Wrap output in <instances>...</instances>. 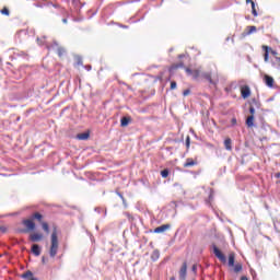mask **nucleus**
<instances>
[{"label": "nucleus", "instance_id": "obj_1", "mask_svg": "<svg viewBox=\"0 0 280 280\" xmlns=\"http://www.w3.org/2000/svg\"><path fill=\"white\" fill-rule=\"evenodd\" d=\"M225 92L234 100L237 95H242L243 100H246V83H244V81H241L240 83L232 82L228 88H225Z\"/></svg>", "mask_w": 280, "mask_h": 280}, {"label": "nucleus", "instance_id": "obj_2", "mask_svg": "<svg viewBox=\"0 0 280 280\" xmlns=\"http://www.w3.org/2000/svg\"><path fill=\"white\" fill-rule=\"evenodd\" d=\"M248 104L250 115L246 118V126L247 128H254L257 126L255 125V108L260 109L261 103L258 98H252L248 101Z\"/></svg>", "mask_w": 280, "mask_h": 280}, {"label": "nucleus", "instance_id": "obj_3", "mask_svg": "<svg viewBox=\"0 0 280 280\" xmlns=\"http://www.w3.org/2000/svg\"><path fill=\"white\" fill-rule=\"evenodd\" d=\"M58 228L54 226L52 233L50 235V249H49V256L56 257L58 255Z\"/></svg>", "mask_w": 280, "mask_h": 280}, {"label": "nucleus", "instance_id": "obj_4", "mask_svg": "<svg viewBox=\"0 0 280 280\" xmlns=\"http://www.w3.org/2000/svg\"><path fill=\"white\" fill-rule=\"evenodd\" d=\"M228 266L231 268V272H234L235 275H238V272H242L244 270V267L242 264H235V254L231 253L228 258Z\"/></svg>", "mask_w": 280, "mask_h": 280}, {"label": "nucleus", "instance_id": "obj_5", "mask_svg": "<svg viewBox=\"0 0 280 280\" xmlns=\"http://www.w3.org/2000/svg\"><path fill=\"white\" fill-rule=\"evenodd\" d=\"M22 224L26 226V229H19L18 233H27L28 231H34L36 229V223L33 219H24Z\"/></svg>", "mask_w": 280, "mask_h": 280}, {"label": "nucleus", "instance_id": "obj_6", "mask_svg": "<svg viewBox=\"0 0 280 280\" xmlns=\"http://www.w3.org/2000/svg\"><path fill=\"white\" fill-rule=\"evenodd\" d=\"M212 250L214 256L221 260L222 264H226V256L218 248V245L212 244Z\"/></svg>", "mask_w": 280, "mask_h": 280}, {"label": "nucleus", "instance_id": "obj_7", "mask_svg": "<svg viewBox=\"0 0 280 280\" xmlns=\"http://www.w3.org/2000/svg\"><path fill=\"white\" fill-rule=\"evenodd\" d=\"M50 48L51 49L57 48V54H58L59 58H62V56L67 54V49H65V47H62V46H59V44L56 40L52 42V45L50 46Z\"/></svg>", "mask_w": 280, "mask_h": 280}, {"label": "nucleus", "instance_id": "obj_8", "mask_svg": "<svg viewBox=\"0 0 280 280\" xmlns=\"http://www.w3.org/2000/svg\"><path fill=\"white\" fill-rule=\"evenodd\" d=\"M45 236L43 235V233H33L30 234L28 240L30 242L36 243V242H43V238Z\"/></svg>", "mask_w": 280, "mask_h": 280}, {"label": "nucleus", "instance_id": "obj_9", "mask_svg": "<svg viewBox=\"0 0 280 280\" xmlns=\"http://www.w3.org/2000/svg\"><path fill=\"white\" fill-rule=\"evenodd\" d=\"M170 229H172V224L166 223L155 228L153 233H165V231H170Z\"/></svg>", "mask_w": 280, "mask_h": 280}, {"label": "nucleus", "instance_id": "obj_10", "mask_svg": "<svg viewBox=\"0 0 280 280\" xmlns=\"http://www.w3.org/2000/svg\"><path fill=\"white\" fill-rule=\"evenodd\" d=\"M187 279V262H183L179 269V280Z\"/></svg>", "mask_w": 280, "mask_h": 280}, {"label": "nucleus", "instance_id": "obj_11", "mask_svg": "<svg viewBox=\"0 0 280 280\" xmlns=\"http://www.w3.org/2000/svg\"><path fill=\"white\" fill-rule=\"evenodd\" d=\"M72 5L78 14H80V11L82 8H84L85 3H81L80 0H72Z\"/></svg>", "mask_w": 280, "mask_h": 280}, {"label": "nucleus", "instance_id": "obj_12", "mask_svg": "<svg viewBox=\"0 0 280 280\" xmlns=\"http://www.w3.org/2000/svg\"><path fill=\"white\" fill-rule=\"evenodd\" d=\"M265 84L269 86V89H272L275 86V79L268 74L264 77Z\"/></svg>", "mask_w": 280, "mask_h": 280}, {"label": "nucleus", "instance_id": "obj_13", "mask_svg": "<svg viewBox=\"0 0 280 280\" xmlns=\"http://www.w3.org/2000/svg\"><path fill=\"white\" fill-rule=\"evenodd\" d=\"M130 121H132V118L130 116H122L120 119V126L121 128H126Z\"/></svg>", "mask_w": 280, "mask_h": 280}, {"label": "nucleus", "instance_id": "obj_14", "mask_svg": "<svg viewBox=\"0 0 280 280\" xmlns=\"http://www.w3.org/2000/svg\"><path fill=\"white\" fill-rule=\"evenodd\" d=\"M31 252L33 253V255H35V257H39V255H40V245L33 244L32 247H31Z\"/></svg>", "mask_w": 280, "mask_h": 280}, {"label": "nucleus", "instance_id": "obj_15", "mask_svg": "<svg viewBox=\"0 0 280 280\" xmlns=\"http://www.w3.org/2000/svg\"><path fill=\"white\" fill-rule=\"evenodd\" d=\"M185 68V62L180 61L178 63H173L170 68V73H172L173 71H176V69H183Z\"/></svg>", "mask_w": 280, "mask_h": 280}, {"label": "nucleus", "instance_id": "obj_16", "mask_svg": "<svg viewBox=\"0 0 280 280\" xmlns=\"http://www.w3.org/2000/svg\"><path fill=\"white\" fill-rule=\"evenodd\" d=\"M43 214L40 212H35L31 215V219L36 220L37 222H39V224H43Z\"/></svg>", "mask_w": 280, "mask_h": 280}, {"label": "nucleus", "instance_id": "obj_17", "mask_svg": "<svg viewBox=\"0 0 280 280\" xmlns=\"http://www.w3.org/2000/svg\"><path fill=\"white\" fill-rule=\"evenodd\" d=\"M201 78L209 81V84H215V81L211 78V72H202Z\"/></svg>", "mask_w": 280, "mask_h": 280}, {"label": "nucleus", "instance_id": "obj_18", "mask_svg": "<svg viewBox=\"0 0 280 280\" xmlns=\"http://www.w3.org/2000/svg\"><path fill=\"white\" fill-rule=\"evenodd\" d=\"M194 165H198V162L194 161L191 158H188L184 163V167H194Z\"/></svg>", "mask_w": 280, "mask_h": 280}, {"label": "nucleus", "instance_id": "obj_19", "mask_svg": "<svg viewBox=\"0 0 280 280\" xmlns=\"http://www.w3.org/2000/svg\"><path fill=\"white\" fill-rule=\"evenodd\" d=\"M161 257V252L159 249H154L151 254V260L159 261V258Z\"/></svg>", "mask_w": 280, "mask_h": 280}, {"label": "nucleus", "instance_id": "obj_20", "mask_svg": "<svg viewBox=\"0 0 280 280\" xmlns=\"http://www.w3.org/2000/svg\"><path fill=\"white\" fill-rule=\"evenodd\" d=\"M246 3H250V5H252V14H253L254 16H258L255 1H253V0H246Z\"/></svg>", "mask_w": 280, "mask_h": 280}, {"label": "nucleus", "instance_id": "obj_21", "mask_svg": "<svg viewBox=\"0 0 280 280\" xmlns=\"http://www.w3.org/2000/svg\"><path fill=\"white\" fill-rule=\"evenodd\" d=\"M89 137H91V133L82 132L77 136V139H79V141H86V139H89Z\"/></svg>", "mask_w": 280, "mask_h": 280}, {"label": "nucleus", "instance_id": "obj_22", "mask_svg": "<svg viewBox=\"0 0 280 280\" xmlns=\"http://www.w3.org/2000/svg\"><path fill=\"white\" fill-rule=\"evenodd\" d=\"M224 148H225V150H229V151L233 150L231 138H226L224 140Z\"/></svg>", "mask_w": 280, "mask_h": 280}, {"label": "nucleus", "instance_id": "obj_23", "mask_svg": "<svg viewBox=\"0 0 280 280\" xmlns=\"http://www.w3.org/2000/svg\"><path fill=\"white\" fill-rule=\"evenodd\" d=\"M262 49H265V55H264V58H265V62H268V58H269V56H270V50H271V48L270 47H268V46H262Z\"/></svg>", "mask_w": 280, "mask_h": 280}, {"label": "nucleus", "instance_id": "obj_24", "mask_svg": "<svg viewBox=\"0 0 280 280\" xmlns=\"http://www.w3.org/2000/svg\"><path fill=\"white\" fill-rule=\"evenodd\" d=\"M42 229L45 232L46 235H49V223L48 222H42Z\"/></svg>", "mask_w": 280, "mask_h": 280}, {"label": "nucleus", "instance_id": "obj_25", "mask_svg": "<svg viewBox=\"0 0 280 280\" xmlns=\"http://www.w3.org/2000/svg\"><path fill=\"white\" fill-rule=\"evenodd\" d=\"M192 80H198L200 78V69L192 70Z\"/></svg>", "mask_w": 280, "mask_h": 280}, {"label": "nucleus", "instance_id": "obj_26", "mask_svg": "<svg viewBox=\"0 0 280 280\" xmlns=\"http://www.w3.org/2000/svg\"><path fill=\"white\" fill-rule=\"evenodd\" d=\"M74 60H75L78 67H83L84 62H83L81 56H75V57H74Z\"/></svg>", "mask_w": 280, "mask_h": 280}, {"label": "nucleus", "instance_id": "obj_27", "mask_svg": "<svg viewBox=\"0 0 280 280\" xmlns=\"http://www.w3.org/2000/svg\"><path fill=\"white\" fill-rule=\"evenodd\" d=\"M31 277H34V272H32L31 270L22 275V279H30Z\"/></svg>", "mask_w": 280, "mask_h": 280}, {"label": "nucleus", "instance_id": "obj_28", "mask_svg": "<svg viewBox=\"0 0 280 280\" xmlns=\"http://www.w3.org/2000/svg\"><path fill=\"white\" fill-rule=\"evenodd\" d=\"M161 176H162V178H167V176H170V170L168 168L162 170Z\"/></svg>", "mask_w": 280, "mask_h": 280}, {"label": "nucleus", "instance_id": "obj_29", "mask_svg": "<svg viewBox=\"0 0 280 280\" xmlns=\"http://www.w3.org/2000/svg\"><path fill=\"white\" fill-rule=\"evenodd\" d=\"M0 12L4 16H10V9H8L7 7H4Z\"/></svg>", "mask_w": 280, "mask_h": 280}, {"label": "nucleus", "instance_id": "obj_30", "mask_svg": "<svg viewBox=\"0 0 280 280\" xmlns=\"http://www.w3.org/2000/svg\"><path fill=\"white\" fill-rule=\"evenodd\" d=\"M190 145H191V138L189 136H187L186 137V148H187V150H189Z\"/></svg>", "mask_w": 280, "mask_h": 280}, {"label": "nucleus", "instance_id": "obj_31", "mask_svg": "<svg viewBox=\"0 0 280 280\" xmlns=\"http://www.w3.org/2000/svg\"><path fill=\"white\" fill-rule=\"evenodd\" d=\"M255 32H257V26H249L247 34H255Z\"/></svg>", "mask_w": 280, "mask_h": 280}, {"label": "nucleus", "instance_id": "obj_32", "mask_svg": "<svg viewBox=\"0 0 280 280\" xmlns=\"http://www.w3.org/2000/svg\"><path fill=\"white\" fill-rule=\"evenodd\" d=\"M125 215L128 218V220L132 221L135 220V217H132V214H130V212H125Z\"/></svg>", "mask_w": 280, "mask_h": 280}, {"label": "nucleus", "instance_id": "obj_33", "mask_svg": "<svg viewBox=\"0 0 280 280\" xmlns=\"http://www.w3.org/2000/svg\"><path fill=\"white\" fill-rule=\"evenodd\" d=\"M185 71L187 73V75H192L194 70H191L190 68H185Z\"/></svg>", "mask_w": 280, "mask_h": 280}, {"label": "nucleus", "instance_id": "obj_34", "mask_svg": "<svg viewBox=\"0 0 280 280\" xmlns=\"http://www.w3.org/2000/svg\"><path fill=\"white\" fill-rule=\"evenodd\" d=\"M191 90L187 89L183 92L184 97H187V95H190Z\"/></svg>", "mask_w": 280, "mask_h": 280}, {"label": "nucleus", "instance_id": "obj_35", "mask_svg": "<svg viewBox=\"0 0 280 280\" xmlns=\"http://www.w3.org/2000/svg\"><path fill=\"white\" fill-rule=\"evenodd\" d=\"M177 84L176 81H172L171 82V91H174V89H176Z\"/></svg>", "mask_w": 280, "mask_h": 280}, {"label": "nucleus", "instance_id": "obj_36", "mask_svg": "<svg viewBox=\"0 0 280 280\" xmlns=\"http://www.w3.org/2000/svg\"><path fill=\"white\" fill-rule=\"evenodd\" d=\"M231 126H237V118L231 119Z\"/></svg>", "mask_w": 280, "mask_h": 280}, {"label": "nucleus", "instance_id": "obj_37", "mask_svg": "<svg viewBox=\"0 0 280 280\" xmlns=\"http://www.w3.org/2000/svg\"><path fill=\"white\" fill-rule=\"evenodd\" d=\"M246 97H250V88L246 86Z\"/></svg>", "mask_w": 280, "mask_h": 280}, {"label": "nucleus", "instance_id": "obj_38", "mask_svg": "<svg viewBox=\"0 0 280 280\" xmlns=\"http://www.w3.org/2000/svg\"><path fill=\"white\" fill-rule=\"evenodd\" d=\"M191 270L196 275V272L198 271V266L197 265H192Z\"/></svg>", "mask_w": 280, "mask_h": 280}, {"label": "nucleus", "instance_id": "obj_39", "mask_svg": "<svg viewBox=\"0 0 280 280\" xmlns=\"http://www.w3.org/2000/svg\"><path fill=\"white\" fill-rule=\"evenodd\" d=\"M84 69H86V71H91L93 67L91 65H88V66H84Z\"/></svg>", "mask_w": 280, "mask_h": 280}, {"label": "nucleus", "instance_id": "obj_40", "mask_svg": "<svg viewBox=\"0 0 280 280\" xmlns=\"http://www.w3.org/2000/svg\"><path fill=\"white\" fill-rule=\"evenodd\" d=\"M0 231H1V233H5L8 231V229L5 226H0Z\"/></svg>", "mask_w": 280, "mask_h": 280}, {"label": "nucleus", "instance_id": "obj_41", "mask_svg": "<svg viewBox=\"0 0 280 280\" xmlns=\"http://www.w3.org/2000/svg\"><path fill=\"white\" fill-rule=\"evenodd\" d=\"M186 57H187V55H185V54L178 55L179 60H183V58H186Z\"/></svg>", "mask_w": 280, "mask_h": 280}, {"label": "nucleus", "instance_id": "obj_42", "mask_svg": "<svg viewBox=\"0 0 280 280\" xmlns=\"http://www.w3.org/2000/svg\"><path fill=\"white\" fill-rule=\"evenodd\" d=\"M47 8H49L50 5L52 7L54 5V2H51V1H48V2H46V4H45Z\"/></svg>", "mask_w": 280, "mask_h": 280}, {"label": "nucleus", "instance_id": "obj_43", "mask_svg": "<svg viewBox=\"0 0 280 280\" xmlns=\"http://www.w3.org/2000/svg\"><path fill=\"white\" fill-rule=\"evenodd\" d=\"M52 8L60 9V4L52 2Z\"/></svg>", "mask_w": 280, "mask_h": 280}, {"label": "nucleus", "instance_id": "obj_44", "mask_svg": "<svg viewBox=\"0 0 280 280\" xmlns=\"http://www.w3.org/2000/svg\"><path fill=\"white\" fill-rule=\"evenodd\" d=\"M119 27H121L122 30H128V25L119 24Z\"/></svg>", "mask_w": 280, "mask_h": 280}, {"label": "nucleus", "instance_id": "obj_45", "mask_svg": "<svg viewBox=\"0 0 280 280\" xmlns=\"http://www.w3.org/2000/svg\"><path fill=\"white\" fill-rule=\"evenodd\" d=\"M122 205H124L125 209H128V202L126 201V199L122 201Z\"/></svg>", "mask_w": 280, "mask_h": 280}, {"label": "nucleus", "instance_id": "obj_46", "mask_svg": "<svg viewBox=\"0 0 280 280\" xmlns=\"http://www.w3.org/2000/svg\"><path fill=\"white\" fill-rule=\"evenodd\" d=\"M116 194L121 198H124V194H121L120 191H116Z\"/></svg>", "mask_w": 280, "mask_h": 280}, {"label": "nucleus", "instance_id": "obj_47", "mask_svg": "<svg viewBox=\"0 0 280 280\" xmlns=\"http://www.w3.org/2000/svg\"><path fill=\"white\" fill-rule=\"evenodd\" d=\"M46 261H47V258H46L45 256H43V257H42V262H43V264H46Z\"/></svg>", "mask_w": 280, "mask_h": 280}, {"label": "nucleus", "instance_id": "obj_48", "mask_svg": "<svg viewBox=\"0 0 280 280\" xmlns=\"http://www.w3.org/2000/svg\"><path fill=\"white\" fill-rule=\"evenodd\" d=\"M95 211H96L97 213H102V208H95Z\"/></svg>", "mask_w": 280, "mask_h": 280}, {"label": "nucleus", "instance_id": "obj_49", "mask_svg": "<svg viewBox=\"0 0 280 280\" xmlns=\"http://www.w3.org/2000/svg\"><path fill=\"white\" fill-rule=\"evenodd\" d=\"M62 23H65V24H67V23H68L67 18H63V19H62Z\"/></svg>", "mask_w": 280, "mask_h": 280}, {"label": "nucleus", "instance_id": "obj_50", "mask_svg": "<svg viewBox=\"0 0 280 280\" xmlns=\"http://www.w3.org/2000/svg\"><path fill=\"white\" fill-rule=\"evenodd\" d=\"M271 54H272L273 56H277V51H275V50H271Z\"/></svg>", "mask_w": 280, "mask_h": 280}, {"label": "nucleus", "instance_id": "obj_51", "mask_svg": "<svg viewBox=\"0 0 280 280\" xmlns=\"http://www.w3.org/2000/svg\"><path fill=\"white\" fill-rule=\"evenodd\" d=\"M241 280H246V276H242V277H241Z\"/></svg>", "mask_w": 280, "mask_h": 280}, {"label": "nucleus", "instance_id": "obj_52", "mask_svg": "<svg viewBox=\"0 0 280 280\" xmlns=\"http://www.w3.org/2000/svg\"><path fill=\"white\" fill-rule=\"evenodd\" d=\"M276 177L279 178V177H280V173H277V174H276Z\"/></svg>", "mask_w": 280, "mask_h": 280}, {"label": "nucleus", "instance_id": "obj_53", "mask_svg": "<svg viewBox=\"0 0 280 280\" xmlns=\"http://www.w3.org/2000/svg\"><path fill=\"white\" fill-rule=\"evenodd\" d=\"M61 1H63L65 3H69L70 0H61Z\"/></svg>", "mask_w": 280, "mask_h": 280}, {"label": "nucleus", "instance_id": "obj_54", "mask_svg": "<svg viewBox=\"0 0 280 280\" xmlns=\"http://www.w3.org/2000/svg\"><path fill=\"white\" fill-rule=\"evenodd\" d=\"M242 36H246V32H243V33H242Z\"/></svg>", "mask_w": 280, "mask_h": 280}, {"label": "nucleus", "instance_id": "obj_55", "mask_svg": "<svg viewBox=\"0 0 280 280\" xmlns=\"http://www.w3.org/2000/svg\"><path fill=\"white\" fill-rule=\"evenodd\" d=\"M170 280H176V278L175 277H171V279Z\"/></svg>", "mask_w": 280, "mask_h": 280}, {"label": "nucleus", "instance_id": "obj_56", "mask_svg": "<svg viewBox=\"0 0 280 280\" xmlns=\"http://www.w3.org/2000/svg\"><path fill=\"white\" fill-rule=\"evenodd\" d=\"M120 200H122V202L126 200V198L125 197H122Z\"/></svg>", "mask_w": 280, "mask_h": 280}, {"label": "nucleus", "instance_id": "obj_57", "mask_svg": "<svg viewBox=\"0 0 280 280\" xmlns=\"http://www.w3.org/2000/svg\"><path fill=\"white\" fill-rule=\"evenodd\" d=\"M37 8H43V5H40V4H37Z\"/></svg>", "mask_w": 280, "mask_h": 280}, {"label": "nucleus", "instance_id": "obj_58", "mask_svg": "<svg viewBox=\"0 0 280 280\" xmlns=\"http://www.w3.org/2000/svg\"><path fill=\"white\" fill-rule=\"evenodd\" d=\"M21 117H18V121H20Z\"/></svg>", "mask_w": 280, "mask_h": 280}, {"label": "nucleus", "instance_id": "obj_59", "mask_svg": "<svg viewBox=\"0 0 280 280\" xmlns=\"http://www.w3.org/2000/svg\"><path fill=\"white\" fill-rule=\"evenodd\" d=\"M37 42H40V38H37Z\"/></svg>", "mask_w": 280, "mask_h": 280}, {"label": "nucleus", "instance_id": "obj_60", "mask_svg": "<svg viewBox=\"0 0 280 280\" xmlns=\"http://www.w3.org/2000/svg\"><path fill=\"white\" fill-rule=\"evenodd\" d=\"M209 198L211 199V198H212V195H210Z\"/></svg>", "mask_w": 280, "mask_h": 280}, {"label": "nucleus", "instance_id": "obj_61", "mask_svg": "<svg viewBox=\"0 0 280 280\" xmlns=\"http://www.w3.org/2000/svg\"><path fill=\"white\" fill-rule=\"evenodd\" d=\"M170 51H173V49L171 48Z\"/></svg>", "mask_w": 280, "mask_h": 280}]
</instances>
